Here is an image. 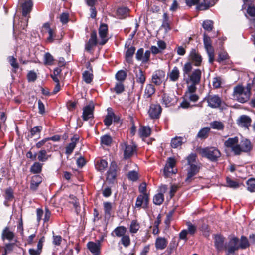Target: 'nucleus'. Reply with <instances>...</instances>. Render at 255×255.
Masks as SVG:
<instances>
[{
	"label": "nucleus",
	"mask_w": 255,
	"mask_h": 255,
	"mask_svg": "<svg viewBox=\"0 0 255 255\" xmlns=\"http://www.w3.org/2000/svg\"><path fill=\"white\" fill-rule=\"evenodd\" d=\"M225 146L231 150L235 155H239L243 152H248L252 149L250 141L245 138L238 137L229 138L224 142Z\"/></svg>",
	"instance_id": "1"
},
{
	"label": "nucleus",
	"mask_w": 255,
	"mask_h": 255,
	"mask_svg": "<svg viewBox=\"0 0 255 255\" xmlns=\"http://www.w3.org/2000/svg\"><path fill=\"white\" fill-rule=\"evenodd\" d=\"M192 69V63L190 62L186 63L183 67V75L184 80L188 84L196 86L199 83L201 77V71L197 69L194 70L191 74L190 72Z\"/></svg>",
	"instance_id": "2"
},
{
	"label": "nucleus",
	"mask_w": 255,
	"mask_h": 255,
	"mask_svg": "<svg viewBox=\"0 0 255 255\" xmlns=\"http://www.w3.org/2000/svg\"><path fill=\"white\" fill-rule=\"evenodd\" d=\"M196 87L194 85L188 86L187 90L185 92L184 100L180 104L181 107L183 108H187L191 107V105L189 102H195L199 99V96L195 93L196 91Z\"/></svg>",
	"instance_id": "3"
},
{
	"label": "nucleus",
	"mask_w": 255,
	"mask_h": 255,
	"mask_svg": "<svg viewBox=\"0 0 255 255\" xmlns=\"http://www.w3.org/2000/svg\"><path fill=\"white\" fill-rule=\"evenodd\" d=\"M120 146L124 152L125 159L129 158L136 153L137 146L133 142H125Z\"/></svg>",
	"instance_id": "4"
},
{
	"label": "nucleus",
	"mask_w": 255,
	"mask_h": 255,
	"mask_svg": "<svg viewBox=\"0 0 255 255\" xmlns=\"http://www.w3.org/2000/svg\"><path fill=\"white\" fill-rule=\"evenodd\" d=\"M203 156L207 157L211 161H216L221 156L219 150L215 147L206 148L201 151Z\"/></svg>",
	"instance_id": "5"
},
{
	"label": "nucleus",
	"mask_w": 255,
	"mask_h": 255,
	"mask_svg": "<svg viewBox=\"0 0 255 255\" xmlns=\"http://www.w3.org/2000/svg\"><path fill=\"white\" fill-rule=\"evenodd\" d=\"M239 240L236 237H233L225 245L226 250V255H234L235 252L240 249Z\"/></svg>",
	"instance_id": "6"
},
{
	"label": "nucleus",
	"mask_w": 255,
	"mask_h": 255,
	"mask_svg": "<svg viewBox=\"0 0 255 255\" xmlns=\"http://www.w3.org/2000/svg\"><path fill=\"white\" fill-rule=\"evenodd\" d=\"M204 44L208 55L209 62L212 63L214 60V50L211 45L210 38L205 34L204 35Z\"/></svg>",
	"instance_id": "7"
},
{
	"label": "nucleus",
	"mask_w": 255,
	"mask_h": 255,
	"mask_svg": "<svg viewBox=\"0 0 255 255\" xmlns=\"http://www.w3.org/2000/svg\"><path fill=\"white\" fill-rule=\"evenodd\" d=\"M176 164V161L173 158H169L164 170V175L168 177L171 175L175 174L177 172V169L174 168Z\"/></svg>",
	"instance_id": "8"
},
{
	"label": "nucleus",
	"mask_w": 255,
	"mask_h": 255,
	"mask_svg": "<svg viewBox=\"0 0 255 255\" xmlns=\"http://www.w3.org/2000/svg\"><path fill=\"white\" fill-rule=\"evenodd\" d=\"M208 103V105L212 108L219 107L222 102L221 98L217 95H210L205 98Z\"/></svg>",
	"instance_id": "9"
},
{
	"label": "nucleus",
	"mask_w": 255,
	"mask_h": 255,
	"mask_svg": "<svg viewBox=\"0 0 255 255\" xmlns=\"http://www.w3.org/2000/svg\"><path fill=\"white\" fill-rule=\"evenodd\" d=\"M177 99L173 94L163 93L161 103L166 107H169L176 103Z\"/></svg>",
	"instance_id": "10"
},
{
	"label": "nucleus",
	"mask_w": 255,
	"mask_h": 255,
	"mask_svg": "<svg viewBox=\"0 0 255 255\" xmlns=\"http://www.w3.org/2000/svg\"><path fill=\"white\" fill-rule=\"evenodd\" d=\"M99 34L100 40L99 44L101 45H104L108 41V26L105 24H101L99 29Z\"/></svg>",
	"instance_id": "11"
},
{
	"label": "nucleus",
	"mask_w": 255,
	"mask_h": 255,
	"mask_svg": "<svg viewBox=\"0 0 255 255\" xmlns=\"http://www.w3.org/2000/svg\"><path fill=\"white\" fill-rule=\"evenodd\" d=\"M165 72L161 70L155 71L152 76V82L156 85H160L164 81Z\"/></svg>",
	"instance_id": "12"
},
{
	"label": "nucleus",
	"mask_w": 255,
	"mask_h": 255,
	"mask_svg": "<svg viewBox=\"0 0 255 255\" xmlns=\"http://www.w3.org/2000/svg\"><path fill=\"white\" fill-rule=\"evenodd\" d=\"M149 195L148 194L139 195L138 196L135 205V208H146L148 206L149 203Z\"/></svg>",
	"instance_id": "13"
},
{
	"label": "nucleus",
	"mask_w": 255,
	"mask_h": 255,
	"mask_svg": "<svg viewBox=\"0 0 255 255\" xmlns=\"http://www.w3.org/2000/svg\"><path fill=\"white\" fill-rule=\"evenodd\" d=\"M94 110V104L91 102L83 109V119L87 121L93 118V112Z\"/></svg>",
	"instance_id": "14"
},
{
	"label": "nucleus",
	"mask_w": 255,
	"mask_h": 255,
	"mask_svg": "<svg viewBox=\"0 0 255 255\" xmlns=\"http://www.w3.org/2000/svg\"><path fill=\"white\" fill-rule=\"evenodd\" d=\"M150 51L147 50L144 53L143 48H140L136 53V58L138 61H141L142 63H146L149 61L150 56Z\"/></svg>",
	"instance_id": "15"
},
{
	"label": "nucleus",
	"mask_w": 255,
	"mask_h": 255,
	"mask_svg": "<svg viewBox=\"0 0 255 255\" xmlns=\"http://www.w3.org/2000/svg\"><path fill=\"white\" fill-rule=\"evenodd\" d=\"M97 43L96 32L93 31L91 34L89 40L85 44V50L90 52L92 48L96 45Z\"/></svg>",
	"instance_id": "16"
},
{
	"label": "nucleus",
	"mask_w": 255,
	"mask_h": 255,
	"mask_svg": "<svg viewBox=\"0 0 255 255\" xmlns=\"http://www.w3.org/2000/svg\"><path fill=\"white\" fill-rule=\"evenodd\" d=\"M199 168L200 167L197 164H193L189 166L187 169V177L186 181L188 182H191L193 177L198 172Z\"/></svg>",
	"instance_id": "17"
},
{
	"label": "nucleus",
	"mask_w": 255,
	"mask_h": 255,
	"mask_svg": "<svg viewBox=\"0 0 255 255\" xmlns=\"http://www.w3.org/2000/svg\"><path fill=\"white\" fill-rule=\"evenodd\" d=\"M87 247L93 255H99L101 248V243L100 241H98L97 243L89 242L87 243Z\"/></svg>",
	"instance_id": "18"
},
{
	"label": "nucleus",
	"mask_w": 255,
	"mask_h": 255,
	"mask_svg": "<svg viewBox=\"0 0 255 255\" xmlns=\"http://www.w3.org/2000/svg\"><path fill=\"white\" fill-rule=\"evenodd\" d=\"M161 112V108L159 105L152 104L150 106L148 113L151 118H158Z\"/></svg>",
	"instance_id": "19"
},
{
	"label": "nucleus",
	"mask_w": 255,
	"mask_h": 255,
	"mask_svg": "<svg viewBox=\"0 0 255 255\" xmlns=\"http://www.w3.org/2000/svg\"><path fill=\"white\" fill-rule=\"evenodd\" d=\"M117 176V164L115 162H112L109 171L107 172V179L113 182Z\"/></svg>",
	"instance_id": "20"
},
{
	"label": "nucleus",
	"mask_w": 255,
	"mask_h": 255,
	"mask_svg": "<svg viewBox=\"0 0 255 255\" xmlns=\"http://www.w3.org/2000/svg\"><path fill=\"white\" fill-rule=\"evenodd\" d=\"M251 119L247 115H242L237 120V124L239 126L247 128H248L251 125Z\"/></svg>",
	"instance_id": "21"
},
{
	"label": "nucleus",
	"mask_w": 255,
	"mask_h": 255,
	"mask_svg": "<svg viewBox=\"0 0 255 255\" xmlns=\"http://www.w3.org/2000/svg\"><path fill=\"white\" fill-rule=\"evenodd\" d=\"M214 244L218 251H222L225 249L224 245V238L223 236L219 235H216L214 236Z\"/></svg>",
	"instance_id": "22"
},
{
	"label": "nucleus",
	"mask_w": 255,
	"mask_h": 255,
	"mask_svg": "<svg viewBox=\"0 0 255 255\" xmlns=\"http://www.w3.org/2000/svg\"><path fill=\"white\" fill-rule=\"evenodd\" d=\"M189 57L190 60L194 63V65L198 66L200 65L202 62V58L200 55L196 52L195 49H192L191 51Z\"/></svg>",
	"instance_id": "23"
},
{
	"label": "nucleus",
	"mask_w": 255,
	"mask_h": 255,
	"mask_svg": "<svg viewBox=\"0 0 255 255\" xmlns=\"http://www.w3.org/2000/svg\"><path fill=\"white\" fill-rule=\"evenodd\" d=\"M167 244L168 241L166 238L158 237L155 241V245L156 249L162 250L166 248Z\"/></svg>",
	"instance_id": "24"
},
{
	"label": "nucleus",
	"mask_w": 255,
	"mask_h": 255,
	"mask_svg": "<svg viewBox=\"0 0 255 255\" xmlns=\"http://www.w3.org/2000/svg\"><path fill=\"white\" fill-rule=\"evenodd\" d=\"M251 87L249 84L245 88V90L239 97L237 101L241 103H245L247 101L250 95Z\"/></svg>",
	"instance_id": "25"
},
{
	"label": "nucleus",
	"mask_w": 255,
	"mask_h": 255,
	"mask_svg": "<svg viewBox=\"0 0 255 255\" xmlns=\"http://www.w3.org/2000/svg\"><path fill=\"white\" fill-rule=\"evenodd\" d=\"M33 6V3L31 0H27L22 4V14L23 16H26L29 14Z\"/></svg>",
	"instance_id": "26"
},
{
	"label": "nucleus",
	"mask_w": 255,
	"mask_h": 255,
	"mask_svg": "<svg viewBox=\"0 0 255 255\" xmlns=\"http://www.w3.org/2000/svg\"><path fill=\"white\" fill-rule=\"evenodd\" d=\"M180 76V71L177 67H174L171 71L168 73V77L173 82L177 81Z\"/></svg>",
	"instance_id": "27"
},
{
	"label": "nucleus",
	"mask_w": 255,
	"mask_h": 255,
	"mask_svg": "<svg viewBox=\"0 0 255 255\" xmlns=\"http://www.w3.org/2000/svg\"><path fill=\"white\" fill-rule=\"evenodd\" d=\"M115 117V115L113 112L111 108H108L107 109V115L104 119V123L107 126H109L112 124L113 119Z\"/></svg>",
	"instance_id": "28"
},
{
	"label": "nucleus",
	"mask_w": 255,
	"mask_h": 255,
	"mask_svg": "<svg viewBox=\"0 0 255 255\" xmlns=\"http://www.w3.org/2000/svg\"><path fill=\"white\" fill-rule=\"evenodd\" d=\"M105 217L110 218L112 215L113 204L109 202H105L103 203Z\"/></svg>",
	"instance_id": "29"
},
{
	"label": "nucleus",
	"mask_w": 255,
	"mask_h": 255,
	"mask_svg": "<svg viewBox=\"0 0 255 255\" xmlns=\"http://www.w3.org/2000/svg\"><path fill=\"white\" fill-rule=\"evenodd\" d=\"M42 182V178L39 175H34L32 177L30 189L32 190H35L37 189L39 185Z\"/></svg>",
	"instance_id": "30"
},
{
	"label": "nucleus",
	"mask_w": 255,
	"mask_h": 255,
	"mask_svg": "<svg viewBox=\"0 0 255 255\" xmlns=\"http://www.w3.org/2000/svg\"><path fill=\"white\" fill-rule=\"evenodd\" d=\"M43 30L48 33L49 36L47 37V41L49 42H52L53 41V37H54V32L53 30L50 28V25L48 23H45L43 26Z\"/></svg>",
	"instance_id": "31"
},
{
	"label": "nucleus",
	"mask_w": 255,
	"mask_h": 255,
	"mask_svg": "<svg viewBox=\"0 0 255 255\" xmlns=\"http://www.w3.org/2000/svg\"><path fill=\"white\" fill-rule=\"evenodd\" d=\"M139 134L142 138H146L151 134V128L147 126H141L139 129Z\"/></svg>",
	"instance_id": "32"
},
{
	"label": "nucleus",
	"mask_w": 255,
	"mask_h": 255,
	"mask_svg": "<svg viewBox=\"0 0 255 255\" xmlns=\"http://www.w3.org/2000/svg\"><path fill=\"white\" fill-rule=\"evenodd\" d=\"M155 91L154 86L151 84H147L144 90V97L148 98H150Z\"/></svg>",
	"instance_id": "33"
},
{
	"label": "nucleus",
	"mask_w": 255,
	"mask_h": 255,
	"mask_svg": "<svg viewBox=\"0 0 255 255\" xmlns=\"http://www.w3.org/2000/svg\"><path fill=\"white\" fill-rule=\"evenodd\" d=\"M14 234L9 230L8 227L5 228L2 232V238L3 240L6 239L8 240H11L14 238Z\"/></svg>",
	"instance_id": "34"
},
{
	"label": "nucleus",
	"mask_w": 255,
	"mask_h": 255,
	"mask_svg": "<svg viewBox=\"0 0 255 255\" xmlns=\"http://www.w3.org/2000/svg\"><path fill=\"white\" fill-rule=\"evenodd\" d=\"M135 48L134 47H130L126 52V59L127 62L130 63L132 61V57L135 53Z\"/></svg>",
	"instance_id": "35"
},
{
	"label": "nucleus",
	"mask_w": 255,
	"mask_h": 255,
	"mask_svg": "<svg viewBox=\"0 0 255 255\" xmlns=\"http://www.w3.org/2000/svg\"><path fill=\"white\" fill-rule=\"evenodd\" d=\"M129 11L128 7H121L117 10V15L119 18H124L128 15Z\"/></svg>",
	"instance_id": "36"
},
{
	"label": "nucleus",
	"mask_w": 255,
	"mask_h": 255,
	"mask_svg": "<svg viewBox=\"0 0 255 255\" xmlns=\"http://www.w3.org/2000/svg\"><path fill=\"white\" fill-rule=\"evenodd\" d=\"M93 75L92 70L85 71L83 73V80L87 83H90L92 81Z\"/></svg>",
	"instance_id": "37"
},
{
	"label": "nucleus",
	"mask_w": 255,
	"mask_h": 255,
	"mask_svg": "<svg viewBox=\"0 0 255 255\" xmlns=\"http://www.w3.org/2000/svg\"><path fill=\"white\" fill-rule=\"evenodd\" d=\"M107 162L105 160L102 159L97 161L96 165V168L98 170L103 172L107 168Z\"/></svg>",
	"instance_id": "38"
},
{
	"label": "nucleus",
	"mask_w": 255,
	"mask_h": 255,
	"mask_svg": "<svg viewBox=\"0 0 255 255\" xmlns=\"http://www.w3.org/2000/svg\"><path fill=\"white\" fill-rule=\"evenodd\" d=\"M126 231L127 229L125 227L121 226L116 228L114 230L113 233H115L116 236L122 237L125 235Z\"/></svg>",
	"instance_id": "39"
},
{
	"label": "nucleus",
	"mask_w": 255,
	"mask_h": 255,
	"mask_svg": "<svg viewBox=\"0 0 255 255\" xmlns=\"http://www.w3.org/2000/svg\"><path fill=\"white\" fill-rule=\"evenodd\" d=\"M136 78L137 82L141 83L142 85L144 83L146 78L143 72L141 69H139L138 71L136 72Z\"/></svg>",
	"instance_id": "40"
},
{
	"label": "nucleus",
	"mask_w": 255,
	"mask_h": 255,
	"mask_svg": "<svg viewBox=\"0 0 255 255\" xmlns=\"http://www.w3.org/2000/svg\"><path fill=\"white\" fill-rule=\"evenodd\" d=\"M183 143V138L181 137H176L173 138L171 141L172 147L176 148L181 146Z\"/></svg>",
	"instance_id": "41"
},
{
	"label": "nucleus",
	"mask_w": 255,
	"mask_h": 255,
	"mask_svg": "<svg viewBox=\"0 0 255 255\" xmlns=\"http://www.w3.org/2000/svg\"><path fill=\"white\" fill-rule=\"evenodd\" d=\"M245 90V88L241 86H237L234 89L233 96L235 99L238 100L240 95H241Z\"/></svg>",
	"instance_id": "42"
},
{
	"label": "nucleus",
	"mask_w": 255,
	"mask_h": 255,
	"mask_svg": "<svg viewBox=\"0 0 255 255\" xmlns=\"http://www.w3.org/2000/svg\"><path fill=\"white\" fill-rule=\"evenodd\" d=\"M50 156L48 155L45 150H40L38 154V160L41 162H45Z\"/></svg>",
	"instance_id": "43"
},
{
	"label": "nucleus",
	"mask_w": 255,
	"mask_h": 255,
	"mask_svg": "<svg viewBox=\"0 0 255 255\" xmlns=\"http://www.w3.org/2000/svg\"><path fill=\"white\" fill-rule=\"evenodd\" d=\"M164 201V195L162 193H158L155 195L153 199V203L156 205L161 204Z\"/></svg>",
	"instance_id": "44"
},
{
	"label": "nucleus",
	"mask_w": 255,
	"mask_h": 255,
	"mask_svg": "<svg viewBox=\"0 0 255 255\" xmlns=\"http://www.w3.org/2000/svg\"><path fill=\"white\" fill-rule=\"evenodd\" d=\"M42 165L39 162H35L31 167L30 171L33 173H38L41 172Z\"/></svg>",
	"instance_id": "45"
},
{
	"label": "nucleus",
	"mask_w": 255,
	"mask_h": 255,
	"mask_svg": "<svg viewBox=\"0 0 255 255\" xmlns=\"http://www.w3.org/2000/svg\"><path fill=\"white\" fill-rule=\"evenodd\" d=\"M247 189L250 192L255 191V179H250L247 182Z\"/></svg>",
	"instance_id": "46"
},
{
	"label": "nucleus",
	"mask_w": 255,
	"mask_h": 255,
	"mask_svg": "<svg viewBox=\"0 0 255 255\" xmlns=\"http://www.w3.org/2000/svg\"><path fill=\"white\" fill-rule=\"evenodd\" d=\"M140 228L139 224L135 220H133L130 226V232L131 233H136Z\"/></svg>",
	"instance_id": "47"
},
{
	"label": "nucleus",
	"mask_w": 255,
	"mask_h": 255,
	"mask_svg": "<svg viewBox=\"0 0 255 255\" xmlns=\"http://www.w3.org/2000/svg\"><path fill=\"white\" fill-rule=\"evenodd\" d=\"M239 245L240 248L245 249L249 247V244L247 238L244 236H242L239 241Z\"/></svg>",
	"instance_id": "48"
},
{
	"label": "nucleus",
	"mask_w": 255,
	"mask_h": 255,
	"mask_svg": "<svg viewBox=\"0 0 255 255\" xmlns=\"http://www.w3.org/2000/svg\"><path fill=\"white\" fill-rule=\"evenodd\" d=\"M210 128L206 127L203 128L198 133V137L201 138H205L207 137Z\"/></svg>",
	"instance_id": "49"
},
{
	"label": "nucleus",
	"mask_w": 255,
	"mask_h": 255,
	"mask_svg": "<svg viewBox=\"0 0 255 255\" xmlns=\"http://www.w3.org/2000/svg\"><path fill=\"white\" fill-rule=\"evenodd\" d=\"M213 22L211 20H206L203 23V27L204 29L208 31H210L212 30L213 27Z\"/></svg>",
	"instance_id": "50"
},
{
	"label": "nucleus",
	"mask_w": 255,
	"mask_h": 255,
	"mask_svg": "<svg viewBox=\"0 0 255 255\" xmlns=\"http://www.w3.org/2000/svg\"><path fill=\"white\" fill-rule=\"evenodd\" d=\"M8 60L10 64L15 69V70L19 68V65L17 62L16 59L13 56H9Z\"/></svg>",
	"instance_id": "51"
},
{
	"label": "nucleus",
	"mask_w": 255,
	"mask_h": 255,
	"mask_svg": "<svg viewBox=\"0 0 255 255\" xmlns=\"http://www.w3.org/2000/svg\"><path fill=\"white\" fill-rule=\"evenodd\" d=\"M114 91L118 94L122 93L124 90V86L121 82L117 83L115 87L114 88Z\"/></svg>",
	"instance_id": "52"
},
{
	"label": "nucleus",
	"mask_w": 255,
	"mask_h": 255,
	"mask_svg": "<svg viewBox=\"0 0 255 255\" xmlns=\"http://www.w3.org/2000/svg\"><path fill=\"white\" fill-rule=\"evenodd\" d=\"M112 138L108 135H105L101 138V141L103 144L109 145L112 142Z\"/></svg>",
	"instance_id": "53"
},
{
	"label": "nucleus",
	"mask_w": 255,
	"mask_h": 255,
	"mask_svg": "<svg viewBox=\"0 0 255 255\" xmlns=\"http://www.w3.org/2000/svg\"><path fill=\"white\" fill-rule=\"evenodd\" d=\"M196 155L195 154H191L187 157L188 165L190 166L193 164H197L196 163Z\"/></svg>",
	"instance_id": "54"
},
{
	"label": "nucleus",
	"mask_w": 255,
	"mask_h": 255,
	"mask_svg": "<svg viewBox=\"0 0 255 255\" xmlns=\"http://www.w3.org/2000/svg\"><path fill=\"white\" fill-rule=\"evenodd\" d=\"M122 244L125 247H128L130 244V240L128 235H125L121 238Z\"/></svg>",
	"instance_id": "55"
},
{
	"label": "nucleus",
	"mask_w": 255,
	"mask_h": 255,
	"mask_svg": "<svg viewBox=\"0 0 255 255\" xmlns=\"http://www.w3.org/2000/svg\"><path fill=\"white\" fill-rule=\"evenodd\" d=\"M126 75V73L125 71L120 70L116 74V78L117 80L122 81L125 79Z\"/></svg>",
	"instance_id": "56"
},
{
	"label": "nucleus",
	"mask_w": 255,
	"mask_h": 255,
	"mask_svg": "<svg viewBox=\"0 0 255 255\" xmlns=\"http://www.w3.org/2000/svg\"><path fill=\"white\" fill-rule=\"evenodd\" d=\"M211 127L213 129L218 130L222 129L224 128L223 124L221 122L214 121L211 124Z\"/></svg>",
	"instance_id": "57"
},
{
	"label": "nucleus",
	"mask_w": 255,
	"mask_h": 255,
	"mask_svg": "<svg viewBox=\"0 0 255 255\" xmlns=\"http://www.w3.org/2000/svg\"><path fill=\"white\" fill-rule=\"evenodd\" d=\"M76 146V144L74 142L70 143L66 148V153L70 155L72 153Z\"/></svg>",
	"instance_id": "58"
},
{
	"label": "nucleus",
	"mask_w": 255,
	"mask_h": 255,
	"mask_svg": "<svg viewBox=\"0 0 255 255\" xmlns=\"http://www.w3.org/2000/svg\"><path fill=\"white\" fill-rule=\"evenodd\" d=\"M45 63L48 65H51L53 61L52 56L49 53H47L44 55Z\"/></svg>",
	"instance_id": "59"
},
{
	"label": "nucleus",
	"mask_w": 255,
	"mask_h": 255,
	"mask_svg": "<svg viewBox=\"0 0 255 255\" xmlns=\"http://www.w3.org/2000/svg\"><path fill=\"white\" fill-rule=\"evenodd\" d=\"M42 128L41 126H35L33 127L30 131L31 136H33L36 135L37 133H39L42 130Z\"/></svg>",
	"instance_id": "60"
},
{
	"label": "nucleus",
	"mask_w": 255,
	"mask_h": 255,
	"mask_svg": "<svg viewBox=\"0 0 255 255\" xmlns=\"http://www.w3.org/2000/svg\"><path fill=\"white\" fill-rule=\"evenodd\" d=\"M146 184L145 182L142 183L139 187V191L141 194L140 195L148 194L146 192Z\"/></svg>",
	"instance_id": "61"
},
{
	"label": "nucleus",
	"mask_w": 255,
	"mask_h": 255,
	"mask_svg": "<svg viewBox=\"0 0 255 255\" xmlns=\"http://www.w3.org/2000/svg\"><path fill=\"white\" fill-rule=\"evenodd\" d=\"M187 225L188 226V230L189 233L191 234H194L196 230V226L193 225L189 222L187 223Z\"/></svg>",
	"instance_id": "62"
},
{
	"label": "nucleus",
	"mask_w": 255,
	"mask_h": 255,
	"mask_svg": "<svg viewBox=\"0 0 255 255\" xmlns=\"http://www.w3.org/2000/svg\"><path fill=\"white\" fill-rule=\"evenodd\" d=\"M212 83H213V86L215 88H219L221 86V83L220 78H219V77L214 78L213 79Z\"/></svg>",
	"instance_id": "63"
},
{
	"label": "nucleus",
	"mask_w": 255,
	"mask_h": 255,
	"mask_svg": "<svg viewBox=\"0 0 255 255\" xmlns=\"http://www.w3.org/2000/svg\"><path fill=\"white\" fill-rule=\"evenodd\" d=\"M128 177L129 179L132 181H135L138 178V174L136 172L133 171L129 172Z\"/></svg>",
	"instance_id": "64"
}]
</instances>
